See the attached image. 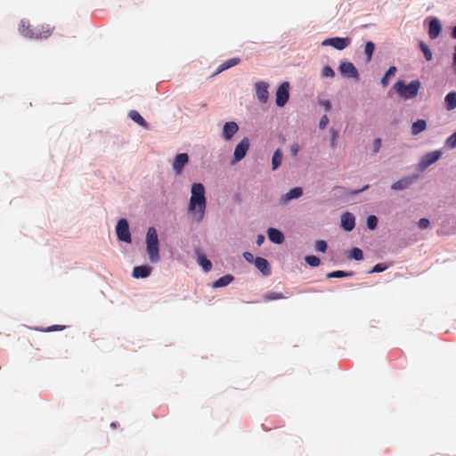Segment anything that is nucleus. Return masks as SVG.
Listing matches in <instances>:
<instances>
[{"label":"nucleus","instance_id":"nucleus-1","mask_svg":"<svg viewBox=\"0 0 456 456\" xmlns=\"http://www.w3.org/2000/svg\"><path fill=\"white\" fill-rule=\"evenodd\" d=\"M191 193L188 209L200 222L203 219L207 208L204 185L200 183H193Z\"/></svg>","mask_w":456,"mask_h":456},{"label":"nucleus","instance_id":"nucleus-2","mask_svg":"<svg viewBox=\"0 0 456 456\" xmlns=\"http://www.w3.org/2000/svg\"><path fill=\"white\" fill-rule=\"evenodd\" d=\"M53 29L49 24L32 25L28 20H21L19 26L20 33L31 39H46L51 37Z\"/></svg>","mask_w":456,"mask_h":456},{"label":"nucleus","instance_id":"nucleus-3","mask_svg":"<svg viewBox=\"0 0 456 456\" xmlns=\"http://www.w3.org/2000/svg\"><path fill=\"white\" fill-rule=\"evenodd\" d=\"M420 86L419 80H412L408 85L403 81H397L394 85V89L402 98L408 100L418 95Z\"/></svg>","mask_w":456,"mask_h":456},{"label":"nucleus","instance_id":"nucleus-4","mask_svg":"<svg viewBox=\"0 0 456 456\" xmlns=\"http://www.w3.org/2000/svg\"><path fill=\"white\" fill-rule=\"evenodd\" d=\"M147 253L151 263H157L159 260V238L154 227H150L146 234Z\"/></svg>","mask_w":456,"mask_h":456},{"label":"nucleus","instance_id":"nucleus-5","mask_svg":"<svg viewBox=\"0 0 456 456\" xmlns=\"http://www.w3.org/2000/svg\"><path fill=\"white\" fill-rule=\"evenodd\" d=\"M117 236L119 240L125 242H131V234L129 232L128 222L125 218H121L118 220L116 226Z\"/></svg>","mask_w":456,"mask_h":456},{"label":"nucleus","instance_id":"nucleus-6","mask_svg":"<svg viewBox=\"0 0 456 456\" xmlns=\"http://www.w3.org/2000/svg\"><path fill=\"white\" fill-rule=\"evenodd\" d=\"M442 156V152L440 151H429L423 155L419 162V167L420 170H425L429 166L436 162Z\"/></svg>","mask_w":456,"mask_h":456},{"label":"nucleus","instance_id":"nucleus-7","mask_svg":"<svg viewBox=\"0 0 456 456\" xmlns=\"http://www.w3.org/2000/svg\"><path fill=\"white\" fill-rule=\"evenodd\" d=\"M289 82H283L277 89L276 91V98L275 102L277 106L283 107L287 102L289 101Z\"/></svg>","mask_w":456,"mask_h":456},{"label":"nucleus","instance_id":"nucleus-8","mask_svg":"<svg viewBox=\"0 0 456 456\" xmlns=\"http://www.w3.org/2000/svg\"><path fill=\"white\" fill-rule=\"evenodd\" d=\"M249 140L248 138H243L235 147L233 152V162L240 161L247 154L249 149Z\"/></svg>","mask_w":456,"mask_h":456},{"label":"nucleus","instance_id":"nucleus-9","mask_svg":"<svg viewBox=\"0 0 456 456\" xmlns=\"http://www.w3.org/2000/svg\"><path fill=\"white\" fill-rule=\"evenodd\" d=\"M350 38L348 37H331L327 38L322 42L323 45H330L337 50H343L350 45Z\"/></svg>","mask_w":456,"mask_h":456},{"label":"nucleus","instance_id":"nucleus-10","mask_svg":"<svg viewBox=\"0 0 456 456\" xmlns=\"http://www.w3.org/2000/svg\"><path fill=\"white\" fill-rule=\"evenodd\" d=\"M419 178L418 175L405 176L394 183L391 186L393 191H403L408 189L411 183Z\"/></svg>","mask_w":456,"mask_h":456},{"label":"nucleus","instance_id":"nucleus-11","mask_svg":"<svg viewBox=\"0 0 456 456\" xmlns=\"http://www.w3.org/2000/svg\"><path fill=\"white\" fill-rule=\"evenodd\" d=\"M189 157L187 153L177 154L173 162V169L176 175H181L184 166L188 163Z\"/></svg>","mask_w":456,"mask_h":456},{"label":"nucleus","instance_id":"nucleus-12","mask_svg":"<svg viewBox=\"0 0 456 456\" xmlns=\"http://www.w3.org/2000/svg\"><path fill=\"white\" fill-rule=\"evenodd\" d=\"M338 69L342 75L348 77L358 78L359 77L357 69L351 62L343 61L340 63Z\"/></svg>","mask_w":456,"mask_h":456},{"label":"nucleus","instance_id":"nucleus-13","mask_svg":"<svg viewBox=\"0 0 456 456\" xmlns=\"http://www.w3.org/2000/svg\"><path fill=\"white\" fill-rule=\"evenodd\" d=\"M255 86H256V94L257 99L261 102L265 103L269 97L268 84L265 81H259V82L256 83Z\"/></svg>","mask_w":456,"mask_h":456},{"label":"nucleus","instance_id":"nucleus-14","mask_svg":"<svg viewBox=\"0 0 456 456\" xmlns=\"http://www.w3.org/2000/svg\"><path fill=\"white\" fill-rule=\"evenodd\" d=\"M239 131V126L236 122L230 121L224 125L222 135L224 139L229 141Z\"/></svg>","mask_w":456,"mask_h":456},{"label":"nucleus","instance_id":"nucleus-15","mask_svg":"<svg viewBox=\"0 0 456 456\" xmlns=\"http://www.w3.org/2000/svg\"><path fill=\"white\" fill-rule=\"evenodd\" d=\"M341 226L346 232H351L355 226V218L353 214L345 212L341 216Z\"/></svg>","mask_w":456,"mask_h":456},{"label":"nucleus","instance_id":"nucleus-16","mask_svg":"<svg viewBox=\"0 0 456 456\" xmlns=\"http://www.w3.org/2000/svg\"><path fill=\"white\" fill-rule=\"evenodd\" d=\"M442 30V26L437 19H433L429 22L428 36L431 39H436L439 37Z\"/></svg>","mask_w":456,"mask_h":456},{"label":"nucleus","instance_id":"nucleus-17","mask_svg":"<svg viewBox=\"0 0 456 456\" xmlns=\"http://www.w3.org/2000/svg\"><path fill=\"white\" fill-rule=\"evenodd\" d=\"M303 195V189L301 187H295L289 190L286 194H284L281 198V200L286 203L292 200L298 199Z\"/></svg>","mask_w":456,"mask_h":456},{"label":"nucleus","instance_id":"nucleus-18","mask_svg":"<svg viewBox=\"0 0 456 456\" xmlns=\"http://www.w3.org/2000/svg\"><path fill=\"white\" fill-rule=\"evenodd\" d=\"M255 265L264 275L271 273L270 265L266 259L260 256L256 257Z\"/></svg>","mask_w":456,"mask_h":456},{"label":"nucleus","instance_id":"nucleus-19","mask_svg":"<svg viewBox=\"0 0 456 456\" xmlns=\"http://www.w3.org/2000/svg\"><path fill=\"white\" fill-rule=\"evenodd\" d=\"M267 234L269 240L273 243L281 244L284 241L283 233L275 228H269L267 231Z\"/></svg>","mask_w":456,"mask_h":456},{"label":"nucleus","instance_id":"nucleus-20","mask_svg":"<svg viewBox=\"0 0 456 456\" xmlns=\"http://www.w3.org/2000/svg\"><path fill=\"white\" fill-rule=\"evenodd\" d=\"M240 62V58L236 57V58L229 59L227 61H225L224 62H223L221 65H219L216 71L215 72V75H217L232 67H234V66L238 65Z\"/></svg>","mask_w":456,"mask_h":456},{"label":"nucleus","instance_id":"nucleus-21","mask_svg":"<svg viewBox=\"0 0 456 456\" xmlns=\"http://www.w3.org/2000/svg\"><path fill=\"white\" fill-rule=\"evenodd\" d=\"M427 129V122L424 119H418L413 122L411 126V133L412 135H418Z\"/></svg>","mask_w":456,"mask_h":456},{"label":"nucleus","instance_id":"nucleus-22","mask_svg":"<svg viewBox=\"0 0 456 456\" xmlns=\"http://www.w3.org/2000/svg\"><path fill=\"white\" fill-rule=\"evenodd\" d=\"M128 117L143 128H149V124L145 121V119L141 116V114L137 110H130L128 113Z\"/></svg>","mask_w":456,"mask_h":456},{"label":"nucleus","instance_id":"nucleus-23","mask_svg":"<svg viewBox=\"0 0 456 456\" xmlns=\"http://www.w3.org/2000/svg\"><path fill=\"white\" fill-rule=\"evenodd\" d=\"M151 273V268L146 265L136 266L133 270V276L134 278H145Z\"/></svg>","mask_w":456,"mask_h":456},{"label":"nucleus","instance_id":"nucleus-24","mask_svg":"<svg viewBox=\"0 0 456 456\" xmlns=\"http://www.w3.org/2000/svg\"><path fill=\"white\" fill-rule=\"evenodd\" d=\"M445 108L452 110L456 108V92H450L444 98Z\"/></svg>","mask_w":456,"mask_h":456},{"label":"nucleus","instance_id":"nucleus-25","mask_svg":"<svg viewBox=\"0 0 456 456\" xmlns=\"http://www.w3.org/2000/svg\"><path fill=\"white\" fill-rule=\"evenodd\" d=\"M283 159L282 152L280 149H277L272 158V169L276 170L281 164Z\"/></svg>","mask_w":456,"mask_h":456},{"label":"nucleus","instance_id":"nucleus-26","mask_svg":"<svg viewBox=\"0 0 456 456\" xmlns=\"http://www.w3.org/2000/svg\"><path fill=\"white\" fill-rule=\"evenodd\" d=\"M198 263L205 272H208L212 268V263L203 254H198Z\"/></svg>","mask_w":456,"mask_h":456},{"label":"nucleus","instance_id":"nucleus-27","mask_svg":"<svg viewBox=\"0 0 456 456\" xmlns=\"http://www.w3.org/2000/svg\"><path fill=\"white\" fill-rule=\"evenodd\" d=\"M374 50L375 45L371 41L367 42L364 48L367 61H370L372 59Z\"/></svg>","mask_w":456,"mask_h":456},{"label":"nucleus","instance_id":"nucleus-28","mask_svg":"<svg viewBox=\"0 0 456 456\" xmlns=\"http://www.w3.org/2000/svg\"><path fill=\"white\" fill-rule=\"evenodd\" d=\"M396 68L395 66L390 67L384 77L381 79V85L386 87L388 85V77L395 74Z\"/></svg>","mask_w":456,"mask_h":456},{"label":"nucleus","instance_id":"nucleus-29","mask_svg":"<svg viewBox=\"0 0 456 456\" xmlns=\"http://www.w3.org/2000/svg\"><path fill=\"white\" fill-rule=\"evenodd\" d=\"M419 48H420L421 52L423 53L425 59L427 61H431L433 58V54H432L431 50L428 48V46L424 42L421 41L419 43Z\"/></svg>","mask_w":456,"mask_h":456},{"label":"nucleus","instance_id":"nucleus-30","mask_svg":"<svg viewBox=\"0 0 456 456\" xmlns=\"http://www.w3.org/2000/svg\"><path fill=\"white\" fill-rule=\"evenodd\" d=\"M233 277L230 274L224 275L216 281L213 285H229L231 282H232Z\"/></svg>","mask_w":456,"mask_h":456},{"label":"nucleus","instance_id":"nucleus-31","mask_svg":"<svg viewBox=\"0 0 456 456\" xmlns=\"http://www.w3.org/2000/svg\"><path fill=\"white\" fill-rule=\"evenodd\" d=\"M328 248L327 242L323 240H318L315 241L314 248L318 252L324 253Z\"/></svg>","mask_w":456,"mask_h":456},{"label":"nucleus","instance_id":"nucleus-32","mask_svg":"<svg viewBox=\"0 0 456 456\" xmlns=\"http://www.w3.org/2000/svg\"><path fill=\"white\" fill-rule=\"evenodd\" d=\"M350 257L355 260H362L363 258L362 249H360L359 248H354L350 252Z\"/></svg>","mask_w":456,"mask_h":456},{"label":"nucleus","instance_id":"nucleus-33","mask_svg":"<svg viewBox=\"0 0 456 456\" xmlns=\"http://www.w3.org/2000/svg\"><path fill=\"white\" fill-rule=\"evenodd\" d=\"M305 260L310 266H313V267L318 266L321 263L319 257H317L315 256H305Z\"/></svg>","mask_w":456,"mask_h":456},{"label":"nucleus","instance_id":"nucleus-34","mask_svg":"<svg viewBox=\"0 0 456 456\" xmlns=\"http://www.w3.org/2000/svg\"><path fill=\"white\" fill-rule=\"evenodd\" d=\"M378 225V218L375 216H369L367 218V226L370 230L376 229Z\"/></svg>","mask_w":456,"mask_h":456},{"label":"nucleus","instance_id":"nucleus-35","mask_svg":"<svg viewBox=\"0 0 456 456\" xmlns=\"http://www.w3.org/2000/svg\"><path fill=\"white\" fill-rule=\"evenodd\" d=\"M445 145L451 149L456 148V131L447 138Z\"/></svg>","mask_w":456,"mask_h":456},{"label":"nucleus","instance_id":"nucleus-36","mask_svg":"<svg viewBox=\"0 0 456 456\" xmlns=\"http://www.w3.org/2000/svg\"><path fill=\"white\" fill-rule=\"evenodd\" d=\"M351 273H346L344 271H335V272H332V273H328L326 276L328 278H341V277H346V276H350Z\"/></svg>","mask_w":456,"mask_h":456},{"label":"nucleus","instance_id":"nucleus-37","mask_svg":"<svg viewBox=\"0 0 456 456\" xmlns=\"http://www.w3.org/2000/svg\"><path fill=\"white\" fill-rule=\"evenodd\" d=\"M322 76L332 78L335 76V72L330 66H325L322 70Z\"/></svg>","mask_w":456,"mask_h":456},{"label":"nucleus","instance_id":"nucleus-38","mask_svg":"<svg viewBox=\"0 0 456 456\" xmlns=\"http://www.w3.org/2000/svg\"><path fill=\"white\" fill-rule=\"evenodd\" d=\"M387 269V265L384 264H377L369 273H380Z\"/></svg>","mask_w":456,"mask_h":456},{"label":"nucleus","instance_id":"nucleus-39","mask_svg":"<svg viewBox=\"0 0 456 456\" xmlns=\"http://www.w3.org/2000/svg\"><path fill=\"white\" fill-rule=\"evenodd\" d=\"M380 148H381V139L380 138H377L373 142L372 152L374 154L378 153L379 151Z\"/></svg>","mask_w":456,"mask_h":456},{"label":"nucleus","instance_id":"nucleus-40","mask_svg":"<svg viewBox=\"0 0 456 456\" xmlns=\"http://www.w3.org/2000/svg\"><path fill=\"white\" fill-rule=\"evenodd\" d=\"M418 224L420 229H427L429 226L430 222L428 218H420Z\"/></svg>","mask_w":456,"mask_h":456},{"label":"nucleus","instance_id":"nucleus-41","mask_svg":"<svg viewBox=\"0 0 456 456\" xmlns=\"http://www.w3.org/2000/svg\"><path fill=\"white\" fill-rule=\"evenodd\" d=\"M329 123V118L326 115H323L319 122V126L321 129H324Z\"/></svg>","mask_w":456,"mask_h":456},{"label":"nucleus","instance_id":"nucleus-42","mask_svg":"<svg viewBox=\"0 0 456 456\" xmlns=\"http://www.w3.org/2000/svg\"><path fill=\"white\" fill-rule=\"evenodd\" d=\"M65 328V326L61 325H53L45 329L44 331L45 332H51V331H57V330H62Z\"/></svg>","mask_w":456,"mask_h":456},{"label":"nucleus","instance_id":"nucleus-43","mask_svg":"<svg viewBox=\"0 0 456 456\" xmlns=\"http://www.w3.org/2000/svg\"><path fill=\"white\" fill-rule=\"evenodd\" d=\"M243 256H244V258H245V260H246V261H248V262H249V263H252V262H254V263H255V259H256V258L254 257V256H253V254H252V253H250V252H245V253L243 254Z\"/></svg>","mask_w":456,"mask_h":456},{"label":"nucleus","instance_id":"nucleus-44","mask_svg":"<svg viewBox=\"0 0 456 456\" xmlns=\"http://www.w3.org/2000/svg\"><path fill=\"white\" fill-rule=\"evenodd\" d=\"M299 151V146L297 143H293L291 146H290V152L292 154V156H297V153Z\"/></svg>","mask_w":456,"mask_h":456},{"label":"nucleus","instance_id":"nucleus-45","mask_svg":"<svg viewBox=\"0 0 456 456\" xmlns=\"http://www.w3.org/2000/svg\"><path fill=\"white\" fill-rule=\"evenodd\" d=\"M337 137H338L337 132L332 130L331 131V147H335Z\"/></svg>","mask_w":456,"mask_h":456},{"label":"nucleus","instance_id":"nucleus-46","mask_svg":"<svg viewBox=\"0 0 456 456\" xmlns=\"http://www.w3.org/2000/svg\"><path fill=\"white\" fill-rule=\"evenodd\" d=\"M321 104L327 111H329L331 109V104L329 101H323L321 102Z\"/></svg>","mask_w":456,"mask_h":456},{"label":"nucleus","instance_id":"nucleus-47","mask_svg":"<svg viewBox=\"0 0 456 456\" xmlns=\"http://www.w3.org/2000/svg\"><path fill=\"white\" fill-rule=\"evenodd\" d=\"M265 240V236L262 234H259L256 238V243L258 246H260Z\"/></svg>","mask_w":456,"mask_h":456},{"label":"nucleus","instance_id":"nucleus-48","mask_svg":"<svg viewBox=\"0 0 456 456\" xmlns=\"http://www.w3.org/2000/svg\"><path fill=\"white\" fill-rule=\"evenodd\" d=\"M452 68H453L454 72L456 74V45L454 46Z\"/></svg>","mask_w":456,"mask_h":456},{"label":"nucleus","instance_id":"nucleus-49","mask_svg":"<svg viewBox=\"0 0 456 456\" xmlns=\"http://www.w3.org/2000/svg\"><path fill=\"white\" fill-rule=\"evenodd\" d=\"M452 37L453 38H456V26H455V27L453 28V29H452Z\"/></svg>","mask_w":456,"mask_h":456},{"label":"nucleus","instance_id":"nucleus-50","mask_svg":"<svg viewBox=\"0 0 456 456\" xmlns=\"http://www.w3.org/2000/svg\"><path fill=\"white\" fill-rule=\"evenodd\" d=\"M110 427H111L112 428H117V424H116V422H112V423L110 424Z\"/></svg>","mask_w":456,"mask_h":456},{"label":"nucleus","instance_id":"nucleus-51","mask_svg":"<svg viewBox=\"0 0 456 456\" xmlns=\"http://www.w3.org/2000/svg\"><path fill=\"white\" fill-rule=\"evenodd\" d=\"M274 298H275V297H268V300L274 299Z\"/></svg>","mask_w":456,"mask_h":456}]
</instances>
